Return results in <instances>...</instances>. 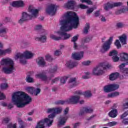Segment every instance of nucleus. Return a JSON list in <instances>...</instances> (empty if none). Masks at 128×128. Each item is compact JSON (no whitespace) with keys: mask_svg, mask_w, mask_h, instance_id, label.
Masks as SVG:
<instances>
[{"mask_svg":"<svg viewBox=\"0 0 128 128\" xmlns=\"http://www.w3.org/2000/svg\"><path fill=\"white\" fill-rule=\"evenodd\" d=\"M18 122L19 124L20 125V128H26V126L24 124V122H22V120L20 119L18 120Z\"/></svg>","mask_w":128,"mask_h":128,"instance_id":"obj_41","label":"nucleus"},{"mask_svg":"<svg viewBox=\"0 0 128 128\" xmlns=\"http://www.w3.org/2000/svg\"><path fill=\"white\" fill-rule=\"evenodd\" d=\"M85 74H86V76H82V78H83L84 80L90 78V76H90V72H86Z\"/></svg>","mask_w":128,"mask_h":128,"instance_id":"obj_47","label":"nucleus"},{"mask_svg":"<svg viewBox=\"0 0 128 128\" xmlns=\"http://www.w3.org/2000/svg\"><path fill=\"white\" fill-rule=\"evenodd\" d=\"M78 36H76L72 37L71 42H76L78 40Z\"/></svg>","mask_w":128,"mask_h":128,"instance_id":"obj_56","label":"nucleus"},{"mask_svg":"<svg viewBox=\"0 0 128 128\" xmlns=\"http://www.w3.org/2000/svg\"><path fill=\"white\" fill-rule=\"evenodd\" d=\"M12 101L17 108H24L32 102V98L24 92H16L12 94Z\"/></svg>","mask_w":128,"mask_h":128,"instance_id":"obj_2","label":"nucleus"},{"mask_svg":"<svg viewBox=\"0 0 128 128\" xmlns=\"http://www.w3.org/2000/svg\"><path fill=\"white\" fill-rule=\"evenodd\" d=\"M82 94L85 96V98H90V96H92L90 90H87L83 92Z\"/></svg>","mask_w":128,"mask_h":128,"instance_id":"obj_32","label":"nucleus"},{"mask_svg":"<svg viewBox=\"0 0 128 128\" xmlns=\"http://www.w3.org/2000/svg\"><path fill=\"white\" fill-rule=\"evenodd\" d=\"M68 118V116L62 117L60 119L59 124H58V126H64V124H66V122Z\"/></svg>","mask_w":128,"mask_h":128,"instance_id":"obj_26","label":"nucleus"},{"mask_svg":"<svg viewBox=\"0 0 128 128\" xmlns=\"http://www.w3.org/2000/svg\"><path fill=\"white\" fill-rule=\"evenodd\" d=\"M120 86L116 84H110L105 86L104 87V90L105 92H110L114 90H116Z\"/></svg>","mask_w":128,"mask_h":128,"instance_id":"obj_9","label":"nucleus"},{"mask_svg":"<svg viewBox=\"0 0 128 128\" xmlns=\"http://www.w3.org/2000/svg\"><path fill=\"white\" fill-rule=\"evenodd\" d=\"M126 38H128L126 35V34H123L120 37L119 40L122 44H126Z\"/></svg>","mask_w":128,"mask_h":128,"instance_id":"obj_24","label":"nucleus"},{"mask_svg":"<svg viewBox=\"0 0 128 128\" xmlns=\"http://www.w3.org/2000/svg\"><path fill=\"white\" fill-rule=\"evenodd\" d=\"M72 58L76 60H80L84 58V52L81 51L72 54Z\"/></svg>","mask_w":128,"mask_h":128,"instance_id":"obj_14","label":"nucleus"},{"mask_svg":"<svg viewBox=\"0 0 128 128\" xmlns=\"http://www.w3.org/2000/svg\"><path fill=\"white\" fill-rule=\"evenodd\" d=\"M36 76L42 80H44V82H46L48 80H52V77H48L44 73H40L36 74Z\"/></svg>","mask_w":128,"mask_h":128,"instance_id":"obj_16","label":"nucleus"},{"mask_svg":"<svg viewBox=\"0 0 128 128\" xmlns=\"http://www.w3.org/2000/svg\"><path fill=\"white\" fill-rule=\"evenodd\" d=\"M12 6L14 8H18V1H14L12 3Z\"/></svg>","mask_w":128,"mask_h":128,"instance_id":"obj_59","label":"nucleus"},{"mask_svg":"<svg viewBox=\"0 0 128 128\" xmlns=\"http://www.w3.org/2000/svg\"><path fill=\"white\" fill-rule=\"evenodd\" d=\"M38 64L40 66H46V61L42 57L38 58Z\"/></svg>","mask_w":128,"mask_h":128,"instance_id":"obj_27","label":"nucleus"},{"mask_svg":"<svg viewBox=\"0 0 128 128\" xmlns=\"http://www.w3.org/2000/svg\"><path fill=\"white\" fill-rule=\"evenodd\" d=\"M122 12H126V9L122 8L120 10H118L116 12V14H122Z\"/></svg>","mask_w":128,"mask_h":128,"instance_id":"obj_44","label":"nucleus"},{"mask_svg":"<svg viewBox=\"0 0 128 128\" xmlns=\"http://www.w3.org/2000/svg\"><path fill=\"white\" fill-rule=\"evenodd\" d=\"M60 54H62V51H60V50H56L55 51L54 56H60Z\"/></svg>","mask_w":128,"mask_h":128,"instance_id":"obj_57","label":"nucleus"},{"mask_svg":"<svg viewBox=\"0 0 128 128\" xmlns=\"http://www.w3.org/2000/svg\"><path fill=\"white\" fill-rule=\"evenodd\" d=\"M8 86V84L4 83L1 84L0 88L1 90H5V88H6Z\"/></svg>","mask_w":128,"mask_h":128,"instance_id":"obj_49","label":"nucleus"},{"mask_svg":"<svg viewBox=\"0 0 128 128\" xmlns=\"http://www.w3.org/2000/svg\"><path fill=\"white\" fill-rule=\"evenodd\" d=\"M108 114L110 118H116V116H118V110L116 109H114L109 112Z\"/></svg>","mask_w":128,"mask_h":128,"instance_id":"obj_25","label":"nucleus"},{"mask_svg":"<svg viewBox=\"0 0 128 128\" xmlns=\"http://www.w3.org/2000/svg\"><path fill=\"white\" fill-rule=\"evenodd\" d=\"M66 19L61 21L60 30L58 31L57 34L60 36H56L55 35H50V38L54 40H68L70 38V34H66V32L72 30L73 28H78L80 24V18L76 13L72 12H67L64 15Z\"/></svg>","mask_w":128,"mask_h":128,"instance_id":"obj_1","label":"nucleus"},{"mask_svg":"<svg viewBox=\"0 0 128 128\" xmlns=\"http://www.w3.org/2000/svg\"><path fill=\"white\" fill-rule=\"evenodd\" d=\"M58 80H60V78L58 77H57L54 79L52 80L51 82V84H56V82H58Z\"/></svg>","mask_w":128,"mask_h":128,"instance_id":"obj_48","label":"nucleus"},{"mask_svg":"<svg viewBox=\"0 0 128 128\" xmlns=\"http://www.w3.org/2000/svg\"><path fill=\"white\" fill-rule=\"evenodd\" d=\"M81 2H86L88 4H92V2L90 0H80Z\"/></svg>","mask_w":128,"mask_h":128,"instance_id":"obj_51","label":"nucleus"},{"mask_svg":"<svg viewBox=\"0 0 128 128\" xmlns=\"http://www.w3.org/2000/svg\"><path fill=\"white\" fill-rule=\"evenodd\" d=\"M80 124V122L75 123L74 125V128H79Z\"/></svg>","mask_w":128,"mask_h":128,"instance_id":"obj_63","label":"nucleus"},{"mask_svg":"<svg viewBox=\"0 0 128 128\" xmlns=\"http://www.w3.org/2000/svg\"><path fill=\"white\" fill-rule=\"evenodd\" d=\"M124 26V24L122 22H118L116 24L117 28H122Z\"/></svg>","mask_w":128,"mask_h":128,"instance_id":"obj_46","label":"nucleus"},{"mask_svg":"<svg viewBox=\"0 0 128 128\" xmlns=\"http://www.w3.org/2000/svg\"><path fill=\"white\" fill-rule=\"evenodd\" d=\"M58 70V66H54L53 68H51L49 70V72L52 73L56 72Z\"/></svg>","mask_w":128,"mask_h":128,"instance_id":"obj_55","label":"nucleus"},{"mask_svg":"<svg viewBox=\"0 0 128 128\" xmlns=\"http://www.w3.org/2000/svg\"><path fill=\"white\" fill-rule=\"evenodd\" d=\"M0 48H2V44L0 42ZM12 52L10 49L8 48L5 50H2L0 49V56H2V54H10Z\"/></svg>","mask_w":128,"mask_h":128,"instance_id":"obj_23","label":"nucleus"},{"mask_svg":"<svg viewBox=\"0 0 128 128\" xmlns=\"http://www.w3.org/2000/svg\"><path fill=\"white\" fill-rule=\"evenodd\" d=\"M34 90V96H38V94L40 93V88H37L36 90Z\"/></svg>","mask_w":128,"mask_h":128,"instance_id":"obj_50","label":"nucleus"},{"mask_svg":"<svg viewBox=\"0 0 128 128\" xmlns=\"http://www.w3.org/2000/svg\"><path fill=\"white\" fill-rule=\"evenodd\" d=\"M78 8H81L82 10H86V8H88V6L84 4H80L78 5Z\"/></svg>","mask_w":128,"mask_h":128,"instance_id":"obj_52","label":"nucleus"},{"mask_svg":"<svg viewBox=\"0 0 128 128\" xmlns=\"http://www.w3.org/2000/svg\"><path fill=\"white\" fill-rule=\"evenodd\" d=\"M8 32V28L2 27V24L0 23V36H4Z\"/></svg>","mask_w":128,"mask_h":128,"instance_id":"obj_20","label":"nucleus"},{"mask_svg":"<svg viewBox=\"0 0 128 128\" xmlns=\"http://www.w3.org/2000/svg\"><path fill=\"white\" fill-rule=\"evenodd\" d=\"M92 112V110L91 108H88L83 107L82 110H80V112L79 113L80 116H82L84 114V112H88L90 114Z\"/></svg>","mask_w":128,"mask_h":128,"instance_id":"obj_21","label":"nucleus"},{"mask_svg":"<svg viewBox=\"0 0 128 128\" xmlns=\"http://www.w3.org/2000/svg\"><path fill=\"white\" fill-rule=\"evenodd\" d=\"M116 124H118V122L113 121L112 122H109L105 124L104 126H110V128H112V126H116Z\"/></svg>","mask_w":128,"mask_h":128,"instance_id":"obj_30","label":"nucleus"},{"mask_svg":"<svg viewBox=\"0 0 128 128\" xmlns=\"http://www.w3.org/2000/svg\"><path fill=\"white\" fill-rule=\"evenodd\" d=\"M46 12L48 14H52V16L55 14L56 12V5L54 4L49 5L46 9Z\"/></svg>","mask_w":128,"mask_h":128,"instance_id":"obj_13","label":"nucleus"},{"mask_svg":"<svg viewBox=\"0 0 128 128\" xmlns=\"http://www.w3.org/2000/svg\"><path fill=\"white\" fill-rule=\"evenodd\" d=\"M2 66H8L14 67V63L12 60L10 58H3L0 62Z\"/></svg>","mask_w":128,"mask_h":128,"instance_id":"obj_12","label":"nucleus"},{"mask_svg":"<svg viewBox=\"0 0 128 128\" xmlns=\"http://www.w3.org/2000/svg\"><path fill=\"white\" fill-rule=\"evenodd\" d=\"M14 70V67L10 66V67H4L2 68V72H4V74H12V72Z\"/></svg>","mask_w":128,"mask_h":128,"instance_id":"obj_19","label":"nucleus"},{"mask_svg":"<svg viewBox=\"0 0 128 128\" xmlns=\"http://www.w3.org/2000/svg\"><path fill=\"white\" fill-rule=\"evenodd\" d=\"M122 6V2H118L114 4H110L109 2H107L104 5V9L106 10H108L110 8H116V6Z\"/></svg>","mask_w":128,"mask_h":128,"instance_id":"obj_11","label":"nucleus"},{"mask_svg":"<svg viewBox=\"0 0 128 128\" xmlns=\"http://www.w3.org/2000/svg\"><path fill=\"white\" fill-rule=\"evenodd\" d=\"M17 6L18 8H22L24 6V2L22 0L17 1Z\"/></svg>","mask_w":128,"mask_h":128,"instance_id":"obj_42","label":"nucleus"},{"mask_svg":"<svg viewBox=\"0 0 128 128\" xmlns=\"http://www.w3.org/2000/svg\"><path fill=\"white\" fill-rule=\"evenodd\" d=\"M96 8H89L86 11L87 14H92V12H94V10H96Z\"/></svg>","mask_w":128,"mask_h":128,"instance_id":"obj_43","label":"nucleus"},{"mask_svg":"<svg viewBox=\"0 0 128 128\" xmlns=\"http://www.w3.org/2000/svg\"><path fill=\"white\" fill-rule=\"evenodd\" d=\"M120 60L122 62H126L119 66L120 68H124L126 66H128V54L127 53H122L120 54Z\"/></svg>","mask_w":128,"mask_h":128,"instance_id":"obj_10","label":"nucleus"},{"mask_svg":"<svg viewBox=\"0 0 128 128\" xmlns=\"http://www.w3.org/2000/svg\"><path fill=\"white\" fill-rule=\"evenodd\" d=\"M6 98V96L4 94V93H2L0 91V100H4Z\"/></svg>","mask_w":128,"mask_h":128,"instance_id":"obj_58","label":"nucleus"},{"mask_svg":"<svg viewBox=\"0 0 128 128\" xmlns=\"http://www.w3.org/2000/svg\"><path fill=\"white\" fill-rule=\"evenodd\" d=\"M128 116V112H124L123 114H122L121 116H120V118L122 120L124 118H126V116Z\"/></svg>","mask_w":128,"mask_h":128,"instance_id":"obj_54","label":"nucleus"},{"mask_svg":"<svg viewBox=\"0 0 128 128\" xmlns=\"http://www.w3.org/2000/svg\"><path fill=\"white\" fill-rule=\"evenodd\" d=\"M84 66H88L90 64V61H85L82 62Z\"/></svg>","mask_w":128,"mask_h":128,"instance_id":"obj_62","label":"nucleus"},{"mask_svg":"<svg viewBox=\"0 0 128 128\" xmlns=\"http://www.w3.org/2000/svg\"><path fill=\"white\" fill-rule=\"evenodd\" d=\"M90 26L89 23H86L85 27L84 28V34H86L88 32V30H90Z\"/></svg>","mask_w":128,"mask_h":128,"instance_id":"obj_33","label":"nucleus"},{"mask_svg":"<svg viewBox=\"0 0 128 128\" xmlns=\"http://www.w3.org/2000/svg\"><path fill=\"white\" fill-rule=\"evenodd\" d=\"M20 62L22 64H26V59H24V58H20Z\"/></svg>","mask_w":128,"mask_h":128,"instance_id":"obj_60","label":"nucleus"},{"mask_svg":"<svg viewBox=\"0 0 128 128\" xmlns=\"http://www.w3.org/2000/svg\"><path fill=\"white\" fill-rule=\"evenodd\" d=\"M68 77L64 76L63 77H62L60 79V82L61 84H66V80H68Z\"/></svg>","mask_w":128,"mask_h":128,"instance_id":"obj_37","label":"nucleus"},{"mask_svg":"<svg viewBox=\"0 0 128 128\" xmlns=\"http://www.w3.org/2000/svg\"><path fill=\"white\" fill-rule=\"evenodd\" d=\"M112 60L114 62H118V60H120V58L118 56V55H116L114 56H112Z\"/></svg>","mask_w":128,"mask_h":128,"instance_id":"obj_45","label":"nucleus"},{"mask_svg":"<svg viewBox=\"0 0 128 128\" xmlns=\"http://www.w3.org/2000/svg\"><path fill=\"white\" fill-rule=\"evenodd\" d=\"M123 72H124V76H128V68H126L125 70H124Z\"/></svg>","mask_w":128,"mask_h":128,"instance_id":"obj_64","label":"nucleus"},{"mask_svg":"<svg viewBox=\"0 0 128 128\" xmlns=\"http://www.w3.org/2000/svg\"><path fill=\"white\" fill-rule=\"evenodd\" d=\"M74 6H76V2L74 0H70L68 1V2L64 5V6L68 10H74Z\"/></svg>","mask_w":128,"mask_h":128,"instance_id":"obj_17","label":"nucleus"},{"mask_svg":"<svg viewBox=\"0 0 128 128\" xmlns=\"http://www.w3.org/2000/svg\"><path fill=\"white\" fill-rule=\"evenodd\" d=\"M92 36H90L84 38L83 40V42L87 44L88 42H90L92 41Z\"/></svg>","mask_w":128,"mask_h":128,"instance_id":"obj_35","label":"nucleus"},{"mask_svg":"<svg viewBox=\"0 0 128 128\" xmlns=\"http://www.w3.org/2000/svg\"><path fill=\"white\" fill-rule=\"evenodd\" d=\"M120 96V93L118 92H114L111 94H108V98H116V96Z\"/></svg>","mask_w":128,"mask_h":128,"instance_id":"obj_31","label":"nucleus"},{"mask_svg":"<svg viewBox=\"0 0 128 128\" xmlns=\"http://www.w3.org/2000/svg\"><path fill=\"white\" fill-rule=\"evenodd\" d=\"M26 90L28 94H32V96L34 94L35 92L34 88L32 86L26 88Z\"/></svg>","mask_w":128,"mask_h":128,"instance_id":"obj_28","label":"nucleus"},{"mask_svg":"<svg viewBox=\"0 0 128 128\" xmlns=\"http://www.w3.org/2000/svg\"><path fill=\"white\" fill-rule=\"evenodd\" d=\"M26 82L30 84L32 82H34V78H31L30 75L27 76L26 77Z\"/></svg>","mask_w":128,"mask_h":128,"instance_id":"obj_34","label":"nucleus"},{"mask_svg":"<svg viewBox=\"0 0 128 128\" xmlns=\"http://www.w3.org/2000/svg\"><path fill=\"white\" fill-rule=\"evenodd\" d=\"M112 40H114V36H110L107 41L104 42L102 46V48L100 50V52L104 54L106 52H108L110 48V44H112Z\"/></svg>","mask_w":128,"mask_h":128,"instance_id":"obj_7","label":"nucleus"},{"mask_svg":"<svg viewBox=\"0 0 128 128\" xmlns=\"http://www.w3.org/2000/svg\"><path fill=\"white\" fill-rule=\"evenodd\" d=\"M46 30H43V35H42L40 38H36L35 40H38V42H46Z\"/></svg>","mask_w":128,"mask_h":128,"instance_id":"obj_15","label":"nucleus"},{"mask_svg":"<svg viewBox=\"0 0 128 128\" xmlns=\"http://www.w3.org/2000/svg\"><path fill=\"white\" fill-rule=\"evenodd\" d=\"M118 76H120V73L118 72L112 73L109 76V79L110 80H116V78H118Z\"/></svg>","mask_w":128,"mask_h":128,"instance_id":"obj_22","label":"nucleus"},{"mask_svg":"<svg viewBox=\"0 0 128 128\" xmlns=\"http://www.w3.org/2000/svg\"><path fill=\"white\" fill-rule=\"evenodd\" d=\"M34 54L30 51H26L24 52V54L22 53H17V54L16 56V60H18V58H25L30 59L32 58V56H34Z\"/></svg>","mask_w":128,"mask_h":128,"instance_id":"obj_8","label":"nucleus"},{"mask_svg":"<svg viewBox=\"0 0 128 128\" xmlns=\"http://www.w3.org/2000/svg\"><path fill=\"white\" fill-rule=\"evenodd\" d=\"M80 100V96H72L70 98L67 99L66 100H58L54 102V104L58 106L60 104H78Z\"/></svg>","mask_w":128,"mask_h":128,"instance_id":"obj_6","label":"nucleus"},{"mask_svg":"<svg viewBox=\"0 0 128 128\" xmlns=\"http://www.w3.org/2000/svg\"><path fill=\"white\" fill-rule=\"evenodd\" d=\"M122 124H123L125 126H128V118H124L123 120H122Z\"/></svg>","mask_w":128,"mask_h":128,"instance_id":"obj_53","label":"nucleus"},{"mask_svg":"<svg viewBox=\"0 0 128 128\" xmlns=\"http://www.w3.org/2000/svg\"><path fill=\"white\" fill-rule=\"evenodd\" d=\"M28 12L31 14L30 15L28 14L26 12H23L22 13V17L18 20V23L20 24H24V22L26 20H32V18H38V9H34L29 8H28Z\"/></svg>","mask_w":128,"mask_h":128,"instance_id":"obj_4","label":"nucleus"},{"mask_svg":"<svg viewBox=\"0 0 128 128\" xmlns=\"http://www.w3.org/2000/svg\"><path fill=\"white\" fill-rule=\"evenodd\" d=\"M115 46H116L117 48H122V44H120V42L118 40H116L114 42Z\"/></svg>","mask_w":128,"mask_h":128,"instance_id":"obj_39","label":"nucleus"},{"mask_svg":"<svg viewBox=\"0 0 128 128\" xmlns=\"http://www.w3.org/2000/svg\"><path fill=\"white\" fill-rule=\"evenodd\" d=\"M78 64V62L72 60H70L66 64V66L68 68H73L76 66Z\"/></svg>","mask_w":128,"mask_h":128,"instance_id":"obj_18","label":"nucleus"},{"mask_svg":"<svg viewBox=\"0 0 128 128\" xmlns=\"http://www.w3.org/2000/svg\"><path fill=\"white\" fill-rule=\"evenodd\" d=\"M45 58L47 60V62H52V60H54V58H52V56H50V54H48V55L46 56Z\"/></svg>","mask_w":128,"mask_h":128,"instance_id":"obj_40","label":"nucleus"},{"mask_svg":"<svg viewBox=\"0 0 128 128\" xmlns=\"http://www.w3.org/2000/svg\"><path fill=\"white\" fill-rule=\"evenodd\" d=\"M62 108H55V116L56 114H60L62 112Z\"/></svg>","mask_w":128,"mask_h":128,"instance_id":"obj_36","label":"nucleus"},{"mask_svg":"<svg viewBox=\"0 0 128 128\" xmlns=\"http://www.w3.org/2000/svg\"><path fill=\"white\" fill-rule=\"evenodd\" d=\"M10 119L8 118H5L3 120V122L5 124H8V122H10Z\"/></svg>","mask_w":128,"mask_h":128,"instance_id":"obj_61","label":"nucleus"},{"mask_svg":"<svg viewBox=\"0 0 128 128\" xmlns=\"http://www.w3.org/2000/svg\"><path fill=\"white\" fill-rule=\"evenodd\" d=\"M110 56H118V51L116 50H112L109 53Z\"/></svg>","mask_w":128,"mask_h":128,"instance_id":"obj_38","label":"nucleus"},{"mask_svg":"<svg viewBox=\"0 0 128 128\" xmlns=\"http://www.w3.org/2000/svg\"><path fill=\"white\" fill-rule=\"evenodd\" d=\"M110 64H106V63H100L98 66H96V68H94L93 70V74L94 76H100V74H104L103 70H106V68H110Z\"/></svg>","mask_w":128,"mask_h":128,"instance_id":"obj_5","label":"nucleus"},{"mask_svg":"<svg viewBox=\"0 0 128 128\" xmlns=\"http://www.w3.org/2000/svg\"><path fill=\"white\" fill-rule=\"evenodd\" d=\"M48 114H52L48 116V118H45L42 120H40L37 124L35 128H44V124H47L48 126H50L54 122V118L56 116L55 108H50L47 110Z\"/></svg>","mask_w":128,"mask_h":128,"instance_id":"obj_3","label":"nucleus"},{"mask_svg":"<svg viewBox=\"0 0 128 128\" xmlns=\"http://www.w3.org/2000/svg\"><path fill=\"white\" fill-rule=\"evenodd\" d=\"M76 79L75 78H71L69 80V84H72V86H78V82H76Z\"/></svg>","mask_w":128,"mask_h":128,"instance_id":"obj_29","label":"nucleus"}]
</instances>
